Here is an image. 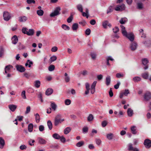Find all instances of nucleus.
Here are the masks:
<instances>
[{
  "label": "nucleus",
  "mask_w": 151,
  "mask_h": 151,
  "mask_svg": "<svg viewBox=\"0 0 151 151\" xmlns=\"http://www.w3.org/2000/svg\"><path fill=\"white\" fill-rule=\"evenodd\" d=\"M60 10L61 8L60 6L56 7L54 12L50 14V16L52 17H54L60 14Z\"/></svg>",
  "instance_id": "f257e3e1"
},
{
  "label": "nucleus",
  "mask_w": 151,
  "mask_h": 151,
  "mask_svg": "<svg viewBox=\"0 0 151 151\" xmlns=\"http://www.w3.org/2000/svg\"><path fill=\"white\" fill-rule=\"evenodd\" d=\"M3 17L4 20L8 21L11 18V14L8 12L5 11L3 12Z\"/></svg>",
  "instance_id": "f03ea898"
},
{
  "label": "nucleus",
  "mask_w": 151,
  "mask_h": 151,
  "mask_svg": "<svg viewBox=\"0 0 151 151\" xmlns=\"http://www.w3.org/2000/svg\"><path fill=\"white\" fill-rule=\"evenodd\" d=\"M144 145L147 148H149L151 147V140L148 139H145L144 142Z\"/></svg>",
  "instance_id": "7ed1b4c3"
},
{
  "label": "nucleus",
  "mask_w": 151,
  "mask_h": 151,
  "mask_svg": "<svg viewBox=\"0 0 151 151\" xmlns=\"http://www.w3.org/2000/svg\"><path fill=\"white\" fill-rule=\"evenodd\" d=\"M15 67L17 71L21 73L24 72L26 70L25 68L21 65H17L15 66Z\"/></svg>",
  "instance_id": "20e7f679"
},
{
  "label": "nucleus",
  "mask_w": 151,
  "mask_h": 151,
  "mask_svg": "<svg viewBox=\"0 0 151 151\" xmlns=\"http://www.w3.org/2000/svg\"><path fill=\"white\" fill-rule=\"evenodd\" d=\"M125 9V6L124 4H122L121 5H117L116 7L115 8V9L117 11H122Z\"/></svg>",
  "instance_id": "39448f33"
},
{
  "label": "nucleus",
  "mask_w": 151,
  "mask_h": 151,
  "mask_svg": "<svg viewBox=\"0 0 151 151\" xmlns=\"http://www.w3.org/2000/svg\"><path fill=\"white\" fill-rule=\"evenodd\" d=\"M137 44L135 42H132L130 45V48L132 51H134L136 50L137 48Z\"/></svg>",
  "instance_id": "423d86ee"
},
{
  "label": "nucleus",
  "mask_w": 151,
  "mask_h": 151,
  "mask_svg": "<svg viewBox=\"0 0 151 151\" xmlns=\"http://www.w3.org/2000/svg\"><path fill=\"white\" fill-rule=\"evenodd\" d=\"M144 98L145 100L147 101L151 99V93L149 92H147L145 93Z\"/></svg>",
  "instance_id": "0eeeda50"
},
{
  "label": "nucleus",
  "mask_w": 151,
  "mask_h": 151,
  "mask_svg": "<svg viewBox=\"0 0 151 151\" xmlns=\"http://www.w3.org/2000/svg\"><path fill=\"white\" fill-rule=\"evenodd\" d=\"M13 68V66L11 65H9L6 66L4 68L5 73L4 74L7 73L8 72H9L10 70V68Z\"/></svg>",
  "instance_id": "6e6552de"
},
{
  "label": "nucleus",
  "mask_w": 151,
  "mask_h": 151,
  "mask_svg": "<svg viewBox=\"0 0 151 151\" xmlns=\"http://www.w3.org/2000/svg\"><path fill=\"white\" fill-rule=\"evenodd\" d=\"M53 89L50 88H47L45 93V94L47 96H50L51 95L53 92Z\"/></svg>",
  "instance_id": "1a4fd4ad"
},
{
  "label": "nucleus",
  "mask_w": 151,
  "mask_h": 151,
  "mask_svg": "<svg viewBox=\"0 0 151 151\" xmlns=\"http://www.w3.org/2000/svg\"><path fill=\"white\" fill-rule=\"evenodd\" d=\"M127 37L131 42L133 41L134 40V36L133 33H130L128 34Z\"/></svg>",
  "instance_id": "9d476101"
},
{
  "label": "nucleus",
  "mask_w": 151,
  "mask_h": 151,
  "mask_svg": "<svg viewBox=\"0 0 151 151\" xmlns=\"http://www.w3.org/2000/svg\"><path fill=\"white\" fill-rule=\"evenodd\" d=\"M9 109L12 111H15L17 108V106L14 104H11L8 106Z\"/></svg>",
  "instance_id": "9b49d317"
},
{
  "label": "nucleus",
  "mask_w": 151,
  "mask_h": 151,
  "mask_svg": "<svg viewBox=\"0 0 151 151\" xmlns=\"http://www.w3.org/2000/svg\"><path fill=\"white\" fill-rule=\"evenodd\" d=\"M5 145V141L2 137H0V148L2 149Z\"/></svg>",
  "instance_id": "f8f14e48"
},
{
  "label": "nucleus",
  "mask_w": 151,
  "mask_h": 151,
  "mask_svg": "<svg viewBox=\"0 0 151 151\" xmlns=\"http://www.w3.org/2000/svg\"><path fill=\"white\" fill-rule=\"evenodd\" d=\"M72 28L73 31H76L78 28V24L77 23H74L72 25Z\"/></svg>",
  "instance_id": "ddd939ff"
},
{
  "label": "nucleus",
  "mask_w": 151,
  "mask_h": 151,
  "mask_svg": "<svg viewBox=\"0 0 151 151\" xmlns=\"http://www.w3.org/2000/svg\"><path fill=\"white\" fill-rule=\"evenodd\" d=\"M111 81V77L109 76H107L106 78V85L108 86L110 83Z\"/></svg>",
  "instance_id": "4468645a"
},
{
  "label": "nucleus",
  "mask_w": 151,
  "mask_h": 151,
  "mask_svg": "<svg viewBox=\"0 0 151 151\" xmlns=\"http://www.w3.org/2000/svg\"><path fill=\"white\" fill-rule=\"evenodd\" d=\"M13 40H12V43L14 44H16L18 40V38L16 35H14L12 38Z\"/></svg>",
  "instance_id": "2eb2a0df"
},
{
  "label": "nucleus",
  "mask_w": 151,
  "mask_h": 151,
  "mask_svg": "<svg viewBox=\"0 0 151 151\" xmlns=\"http://www.w3.org/2000/svg\"><path fill=\"white\" fill-rule=\"evenodd\" d=\"M38 139V142L41 144H45L47 142L46 141L42 138L39 137Z\"/></svg>",
  "instance_id": "dca6fc26"
},
{
  "label": "nucleus",
  "mask_w": 151,
  "mask_h": 151,
  "mask_svg": "<svg viewBox=\"0 0 151 151\" xmlns=\"http://www.w3.org/2000/svg\"><path fill=\"white\" fill-rule=\"evenodd\" d=\"M19 21L20 22H24L27 19V17L25 16H22L19 17Z\"/></svg>",
  "instance_id": "f3484780"
},
{
  "label": "nucleus",
  "mask_w": 151,
  "mask_h": 151,
  "mask_svg": "<svg viewBox=\"0 0 151 151\" xmlns=\"http://www.w3.org/2000/svg\"><path fill=\"white\" fill-rule=\"evenodd\" d=\"M128 21L126 17L122 18L119 20V23L122 24H124L126 23Z\"/></svg>",
  "instance_id": "a211bd4d"
},
{
  "label": "nucleus",
  "mask_w": 151,
  "mask_h": 151,
  "mask_svg": "<svg viewBox=\"0 0 151 151\" xmlns=\"http://www.w3.org/2000/svg\"><path fill=\"white\" fill-rule=\"evenodd\" d=\"M34 30L31 29H29L28 31H27V33H26V34L29 36H32L34 35Z\"/></svg>",
  "instance_id": "6ab92c4d"
},
{
  "label": "nucleus",
  "mask_w": 151,
  "mask_h": 151,
  "mask_svg": "<svg viewBox=\"0 0 151 151\" xmlns=\"http://www.w3.org/2000/svg\"><path fill=\"white\" fill-rule=\"evenodd\" d=\"M127 113L128 116H132L133 114V111L131 108H129L127 110Z\"/></svg>",
  "instance_id": "aec40b11"
},
{
  "label": "nucleus",
  "mask_w": 151,
  "mask_h": 151,
  "mask_svg": "<svg viewBox=\"0 0 151 151\" xmlns=\"http://www.w3.org/2000/svg\"><path fill=\"white\" fill-rule=\"evenodd\" d=\"M136 129V127L135 126H132L131 128L132 133L134 134H135L137 133Z\"/></svg>",
  "instance_id": "412c9836"
},
{
  "label": "nucleus",
  "mask_w": 151,
  "mask_h": 151,
  "mask_svg": "<svg viewBox=\"0 0 151 151\" xmlns=\"http://www.w3.org/2000/svg\"><path fill=\"white\" fill-rule=\"evenodd\" d=\"M50 106L52 109L54 110L55 111L57 108V106L54 102H51Z\"/></svg>",
  "instance_id": "4be33fe9"
},
{
  "label": "nucleus",
  "mask_w": 151,
  "mask_h": 151,
  "mask_svg": "<svg viewBox=\"0 0 151 151\" xmlns=\"http://www.w3.org/2000/svg\"><path fill=\"white\" fill-rule=\"evenodd\" d=\"M71 128L70 127H67L65 128L64 130V133L65 134H68L71 130Z\"/></svg>",
  "instance_id": "5701e85b"
},
{
  "label": "nucleus",
  "mask_w": 151,
  "mask_h": 151,
  "mask_svg": "<svg viewBox=\"0 0 151 151\" xmlns=\"http://www.w3.org/2000/svg\"><path fill=\"white\" fill-rule=\"evenodd\" d=\"M142 77L145 79H147L149 76V74L148 72H145L142 73Z\"/></svg>",
  "instance_id": "b1692460"
},
{
  "label": "nucleus",
  "mask_w": 151,
  "mask_h": 151,
  "mask_svg": "<svg viewBox=\"0 0 151 151\" xmlns=\"http://www.w3.org/2000/svg\"><path fill=\"white\" fill-rule=\"evenodd\" d=\"M61 123V120L60 119H54V124L55 126H58V125L59 124Z\"/></svg>",
  "instance_id": "393cba45"
},
{
  "label": "nucleus",
  "mask_w": 151,
  "mask_h": 151,
  "mask_svg": "<svg viewBox=\"0 0 151 151\" xmlns=\"http://www.w3.org/2000/svg\"><path fill=\"white\" fill-rule=\"evenodd\" d=\"M33 127V125L32 124L30 123L29 124L28 126V129L29 132H32Z\"/></svg>",
  "instance_id": "a878e982"
},
{
  "label": "nucleus",
  "mask_w": 151,
  "mask_h": 151,
  "mask_svg": "<svg viewBox=\"0 0 151 151\" xmlns=\"http://www.w3.org/2000/svg\"><path fill=\"white\" fill-rule=\"evenodd\" d=\"M40 82L39 80H37L35 81V86L37 88H38L40 87Z\"/></svg>",
  "instance_id": "bb28decb"
},
{
  "label": "nucleus",
  "mask_w": 151,
  "mask_h": 151,
  "mask_svg": "<svg viewBox=\"0 0 151 151\" xmlns=\"http://www.w3.org/2000/svg\"><path fill=\"white\" fill-rule=\"evenodd\" d=\"M52 137L55 139H59L61 138V137L57 133H54L52 135Z\"/></svg>",
  "instance_id": "cd10ccee"
},
{
  "label": "nucleus",
  "mask_w": 151,
  "mask_h": 151,
  "mask_svg": "<svg viewBox=\"0 0 151 151\" xmlns=\"http://www.w3.org/2000/svg\"><path fill=\"white\" fill-rule=\"evenodd\" d=\"M137 8L139 10L142 9L143 7V4L142 3H138L137 4Z\"/></svg>",
  "instance_id": "c85d7f7f"
},
{
  "label": "nucleus",
  "mask_w": 151,
  "mask_h": 151,
  "mask_svg": "<svg viewBox=\"0 0 151 151\" xmlns=\"http://www.w3.org/2000/svg\"><path fill=\"white\" fill-rule=\"evenodd\" d=\"M47 126L50 130H51L52 127V125L51 122L48 120L47 122Z\"/></svg>",
  "instance_id": "c756f323"
},
{
  "label": "nucleus",
  "mask_w": 151,
  "mask_h": 151,
  "mask_svg": "<svg viewBox=\"0 0 151 151\" xmlns=\"http://www.w3.org/2000/svg\"><path fill=\"white\" fill-rule=\"evenodd\" d=\"M77 8L78 10L81 12H82L83 11V8L82 5L79 4L77 6Z\"/></svg>",
  "instance_id": "7c9ffc66"
},
{
  "label": "nucleus",
  "mask_w": 151,
  "mask_h": 151,
  "mask_svg": "<svg viewBox=\"0 0 151 151\" xmlns=\"http://www.w3.org/2000/svg\"><path fill=\"white\" fill-rule=\"evenodd\" d=\"M113 134L111 133L107 134L106 135L107 138L109 140H111L113 139Z\"/></svg>",
  "instance_id": "2f4dec72"
},
{
  "label": "nucleus",
  "mask_w": 151,
  "mask_h": 151,
  "mask_svg": "<svg viewBox=\"0 0 151 151\" xmlns=\"http://www.w3.org/2000/svg\"><path fill=\"white\" fill-rule=\"evenodd\" d=\"M84 142L83 141H81L76 143V146L80 147L83 146L84 145Z\"/></svg>",
  "instance_id": "473e14b6"
},
{
  "label": "nucleus",
  "mask_w": 151,
  "mask_h": 151,
  "mask_svg": "<svg viewBox=\"0 0 151 151\" xmlns=\"http://www.w3.org/2000/svg\"><path fill=\"white\" fill-rule=\"evenodd\" d=\"M35 119L36 122L37 123H38L39 122L40 120V116L39 114L38 113H37L35 115Z\"/></svg>",
  "instance_id": "72a5a7b5"
},
{
  "label": "nucleus",
  "mask_w": 151,
  "mask_h": 151,
  "mask_svg": "<svg viewBox=\"0 0 151 151\" xmlns=\"http://www.w3.org/2000/svg\"><path fill=\"white\" fill-rule=\"evenodd\" d=\"M61 27L65 30H69L70 29V27L68 26L65 24H62Z\"/></svg>",
  "instance_id": "f704fd0d"
},
{
  "label": "nucleus",
  "mask_w": 151,
  "mask_h": 151,
  "mask_svg": "<svg viewBox=\"0 0 151 151\" xmlns=\"http://www.w3.org/2000/svg\"><path fill=\"white\" fill-rule=\"evenodd\" d=\"M143 43L148 47H150L151 45V41L150 40L143 42Z\"/></svg>",
  "instance_id": "c9c22d12"
},
{
  "label": "nucleus",
  "mask_w": 151,
  "mask_h": 151,
  "mask_svg": "<svg viewBox=\"0 0 151 151\" xmlns=\"http://www.w3.org/2000/svg\"><path fill=\"white\" fill-rule=\"evenodd\" d=\"M142 64L144 65H145L149 62L148 60L146 58H144L142 59Z\"/></svg>",
  "instance_id": "e433bc0d"
},
{
  "label": "nucleus",
  "mask_w": 151,
  "mask_h": 151,
  "mask_svg": "<svg viewBox=\"0 0 151 151\" xmlns=\"http://www.w3.org/2000/svg\"><path fill=\"white\" fill-rule=\"evenodd\" d=\"M37 14L39 16L43 15L44 14V11L41 9L38 10L37 12Z\"/></svg>",
  "instance_id": "4c0bfd02"
},
{
  "label": "nucleus",
  "mask_w": 151,
  "mask_h": 151,
  "mask_svg": "<svg viewBox=\"0 0 151 151\" xmlns=\"http://www.w3.org/2000/svg\"><path fill=\"white\" fill-rule=\"evenodd\" d=\"M18 44V47L19 50H23L25 48V47L21 43L19 42Z\"/></svg>",
  "instance_id": "58836bf2"
},
{
  "label": "nucleus",
  "mask_w": 151,
  "mask_h": 151,
  "mask_svg": "<svg viewBox=\"0 0 151 151\" xmlns=\"http://www.w3.org/2000/svg\"><path fill=\"white\" fill-rule=\"evenodd\" d=\"M90 56L91 57L92 59L93 60H94L96 58V54L94 52H91L90 54Z\"/></svg>",
  "instance_id": "ea45409f"
},
{
  "label": "nucleus",
  "mask_w": 151,
  "mask_h": 151,
  "mask_svg": "<svg viewBox=\"0 0 151 151\" xmlns=\"http://www.w3.org/2000/svg\"><path fill=\"white\" fill-rule=\"evenodd\" d=\"M109 22L107 20H106L104 22L102 23V26L105 29L107 28V26Z\"/></svg>",
  "instance_id": "a19ab883"
},
{
  "label": "nucleus",
  "mask_w": 151,
  "mask_h": 151,
  "mask_svg": "<svg viewBox=\"0 0 151 151\" xmlns=\"http://www.w3.org/2000/svg\"><path fill=\"white\" fill-rule=\"evenodd\" d=\"M55 66L54 65H51L48 67V70L50 71H52L54 70Z\"/></svg>",
  "instance_id": "79ce46f5"
},
{
  "label": "nucleus",
  "mask_w": 151,
  "mask_h": 151,
  "mask_svg": "<svg viewBox=\"0 0 151 151\" xmlns=\"http://www.w3.org/2000/svg\"><path fill=\"white\" fill-rule=\"evenodd\" d=\"M93 118V116L91 114H90L87 118L88 121V122L91 121Z\"/></svg>",
  "instance_id": "37998d69"
},
{
  "label": "nucleus",
  "mask_w": 151,
  "mask_h": 151,
  "mask_svg": "<svg viewBox=\"0 0 151 151\" xmlns=\"http://www.w3.org/2000/svg\"><path fill=\"white\" fill-rule=\"evenodd\" d=\"M57 59V57L55 55H53L51 57L50 59V61L51 63L55 61Z\"/></svg>",
  "instance_id": "c03bdc74"
},
{
  "label": "nucleus",
  "mask_w": 151,
  "mask_h": 151,
  "mask_svg": "<svg viewBox=\"0 0 151 151\" xmlns=\"http://www.w3.org/2000/svg\"><path fill=\"white\" fill-rule=\"evenodd\" d=\"M73 19V15L71 14L70 16L67 19V22L68 23L71 22Z\"/></svg>",
  "instance_id": "a18cd8bd"
},
{
  "label": "nucleus",
  "mask_w": 151,
  "mask_h": 151,
  "mask_svg": "<svg viewBox=\"0 0 151 151\" xmlns=\"http://www.w3.org/2000/svg\"><path fill=\"white\" fill-rule=\"evenodd\" d=\"M4 50L3 48L1 46L0 47V57H1L4 54Z\"/></svg>",
  "instance_id": "49530a36"
},
{
  "label": "nucleus",
  "mask_w": 151,
  "mask_h": 151,
  "mask_svg": "<svg viewBox=\"0 0 151 151\" xmlns=\"http://www.w3.org/2000/svg\"><path fill=\"white\" fill-rule=\"evenodd\" d=\"M33 64V62L32 61H31L29 60H27V62L25 64V66L26 67L28 66V65H32Z\"/></svg>",
  "instance_id": "de8ad7c7"
},
{
  "label": "nucleus",
  "mask_w": 151,
  "mask_h": 151,
  "mask_svg": "<svg viewBox=\"0 0 151 151\" xmlns=\"http://www.w3.org/2000/svg\"><path fill=\"white\" fill-rule=\"evenodd\" d=\"M141 79L140 77L137 76L133 78V80L135 82H137L140 81Z\"/></svg>",
  "instance_id": "09e8293b"
},
{
  "label": "nucleus",
  "mask_w": 151,
  "mask_h": 151,
  "mask_svg": "<svg viewBox=\"0 0 151 151\" xmlns=\"http://www.w3.org/2000/svg\"><path fill=\"white\" fill-rule=\"evenodd\" d=\"M88 128L87 127H84L83 129V133H87L88 132Z\"/></svg>",
  "instance_id": "8fccbe9b"
},
{
  "label": "nucleus",
  "mask_w": 151,
  "mask_h": 151,
  "mask_svg": "<svg viewBox=\"0 0 151 151\" xmlns=\"http://www.w3.org/2000/svg\"><path fill=\"white\" fill-rule=\"evenodd\" d=\"M97 81H94L92 83L91 86V89H95V86L97 83Z\"/></svg>",
  "instance_id": "3c124183"
},
{
  "label": "nucleus",
  "mask_w": 151,
  "mask_h": 151,
  "mask_svg": "<svg viewBox=\"0 0 151 151\" xmlns=\"http://www.w3.org/2000/svg\"><path fill=\"white\" fill-rule=\"evenodd\" d=\"M42 94L41 92H40L39 94L38 95V98H39L41 101L42 102H43V100L42 99Z\"/></svg>",
  "instance_id": "603ef678"
},
{
  "label": "nucleus",
  "mask_w": 151,
  "mask_h": 151,
  "mask_svg": "<svg viewBox=\"0 0 151 151\" xmlns=\"http://www.w3.org/2000/svg\"><path fill=\"white\" fill-rule=\"evenodd\" d=\"M113 32L115 33H116L119 31V29L118 27H115L113 29Z\"/></svg>",
  "instance_id": "864d4df0"
},
{
  "label": "nucleus",
  "mask_w": 151,
  "mask_h": 151,
  "mask_svg": "<svg viewBox=\"0 0 151 151\" xmlns=\"http://www.w3.org/2000/svg\"><path fill=\"white\" fill-rule=\"evenodd\" d=\"M91 32V30L89 28L87 29L85 32V33L86 35H90Z\"/></svg>",
  "instance_id": "5fc2aeb1"
},
{
  "label": "nucleus",
  "mask_w": 151,
  "mask_h": 151,
  "mask_svg": "<svg viewBox=\"0 0 151 151\" xmlns=\"http://www.w3.org/2000/svg\"><path fill=\"white\" fill-rule=\"evenodd\" d=\"M71 102V101L69 99H66L65 100V103L66 105H70Z\"/></svg>",
  "instance_id": "6e6d98bb"
},
{
  "label": "nucleus",
  "mask_w": 151,
  "mask_h": 151,
  "mask_svg": "<svg viewBox=\"0 0 151 151\" xmlns=\"http://www.w3.org/2000/svg\"><path fill=\"white\" fill-rule=\"evenodd\" d=\"M120 84V82L119 81L117 82V83L114 86V88L116 89H118L119 88Z\"/></svg>",
  "instance_id": "4d7b16f0"
},
{
  "label": "nucleus",
  "mask_w": 151,
  "mask_h": 151,
  "mask_svg": "<svg viewBox=\"0 0 151 151\" xmlns=\"http://www.w3.org/2000/svg\"><path fill=\"white\" fill-rule=\"evenodd\" d=\"M28 29L26 27H23L22 29V32L24 34H26L27 32Z\"/></svg>",
  "instance_id": "13d9d810"
},
{
  "label": "nucleus",
  "mask_w": 151,
  "mask_h": 151,
  "mask_svg": "<svg viewBox=\"0 0 151 151\" xmlns=\"http://www.w3.org/2000/svg\"><path fill=\"white\" fill-rule=\"evenodd\" d=\"M113 11V9L112 8V6H110L109 7V8L107 10V14H108L109 13H110L111 12H112Z\"/></svg>",
  "instance_id": "bf43d9fd"
},
{
  "label": "nucleus",
  "mask_w": 151,
  "mask_h": 151,
  "mask_svg": "<svg viewBox=\"0 0 151 151\" xmlns=\"http://www.w3.org/2000/svg\"><path fill=\"white\" fill-rule=\"evenodd\" d=\"M107 124V122L106 120L103 121L101 123L102 126L103 127H106Z\"/></svg>",
  "instance_id": "052dcab7"
},
{
  "label": "nucleus",
  "mask_w": 151,
  "mask_h": 151,
  "mask_svg": "<svg viewBox=\"0 0 151 151\" xmlns=\"http://www.w3.org/2000/svg\"><path fill=\"white\" fill-rule=\"evenodd\" d=\"M134 148L132 146V145L131 144H129V148H128V150L129 151H132L133 150Z\"/></svg>",
  "instance_id": "680f3d73"
},
{
  "label": "nucleus",
  "mask_w": 151,
  "mask_h": 151,
  "mask_svg": "<svg viewBox=\"0 0 151 151\" xmlns=\"http://www.w3.org/2000/svg\"><path fill=\"white\" fill-rule=\"evenodd\" d=\"M21 95L22 96V97L24 99H26V97L25 95V91H23Z\"/></svg>",
  "instance_id": "e2e57ef3"
},
{
  "label": "nucleus",
  "mask_w": 151,
  "mask_h": 151,
  "mask_svg": "<svg viewBox=\"0 0 151 151\" xmlns=\"http://www.w3.org/2000/svg\"><path fill=\"white\" fill-rule=\"evenodd\" d=\"M116 77L118 78H120L122 77H123L124 75L123 74H121L120 73H117L116 74Z\"/></svg>",
  "instance_id": "0e129e2a"
},
{
  "label": "nucleus",
  "mask_w": 151,
  "mask_h": 151,
  "mask_svg": "<svg viewBox=\"0 0 151 151\" xmlns=\"http://www.w3.org/2000/svg\"><path fill=\"white\" fill-rule=\"evenodd\" d=\"M122 33L124 36H125L126 37L128 35L127 32L125 30H122Z\"/></svg>",
  "instance_id": "69168bd1"
},
{
  "label": "nucleus",
  "mask_w": 151,
  "mask_h": 151,
  "mask_svg": "<svg viewBox=\"0 0 151 151\" xmlns=\"http://www.w3.org/2000/svg\"><path fill=\"white\" fill-rule=\"evenodd\" d=\"M60 139L61 141L63 143H64L66 142V139L63 136L61 137V138Z\"/></svg>",
  "instance_id": "338daca9"
},
{
  "label": "nucleus",
  "mask_w": 151,
  "mask_h": 151,
  "mask_svg": "<svg viewBox=\"0 0 151 151\" xmlns=\"http://www.w3.org/2000/svg\"><path fill=\"white\" fill-rule=\"evenodd\" d=\"M58 49V48L57 47L54 46L52 48L51 51L52 52H55L57 51Z\"/></svg>",
  "instance_id": "774afa93"
}]
</instances>
